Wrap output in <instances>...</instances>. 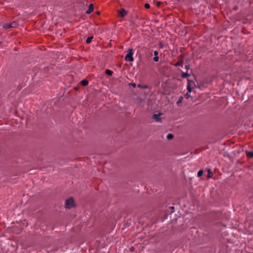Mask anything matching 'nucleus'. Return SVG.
Returning a JSON list of instances; mask_svg holds the SVG:
<instances>
[{"label":"nucleus","instance_id":"nucleus-1","mask_svg":"<svg viewBox=\"0 0 253 253\" xmlns=\"http://www.w3.org/2000/svg\"><path fill=\"white\" fill-rule=\"evenodd\" d=\"M133 50L132 48H129L127 53L125 56V60L127 61L132 62L134 60L133 57Z\"/></svg>","mask_w":253,"mask_h":253},{"label":"nucleus","instance_id":"nucleus-2","mask_svg":"<svg viewBox=\"0 0 253 253\" xmlns=\"http://www.w3.org/2000/svg\"><path fill=\"white\" fill-rule=\"evenodd\" d=\"M74 206V201L72 198L67 199L65 201V207L67 209H71Z\"/></svg>","mask_w":253,"mask_h":253},{"label":"nucleus","instance_id":"nucleus-3","mask_svg":"<svg viewBox=\"0 0 253 253\" xmlns=\"http://www.w3.org/2000/svg\"><path fill=\"white\" fill-rule=\"evenodd\" d=\"M162 114H154L152 116V118L154 119L156 122H161V118H160V116Z\"/></svg>","mask_w":253,"mask_h":253},{"label":"nucleus","instance_id":"nucleus-4","mask_svg":"<svg viewBox=\"0 0 253 253\" xmlns=\"http://www.w3.org/2000/svg\"><path fill=\"white\" fill-rule=\"evenodd\" d=\"M118 12L119 16L121 17H125L127 14V12L124 9H121L118 11Z\"/></svg>","mask_w":253,"mask_h":253},{"label":"nucleus","instance_id":"nucleus-5","mask_svg":"<svg viewBox=\"0 0 253 253\" xmlns=\"http://www.w3.org/2000/svg\"><path fill=\"white\" fill-rule=\"evenodd\" d=\"M154 57L153 58V60L155 62H158L159 60V58L158 57V52L156 50L154 51Z\"/></svg>","mask_w":253,"mask_h":253},{"label":"nucleus","instance_id":"nucleus-6","mask_svg":"<svg viewBox=\"0 0 253 253\" xmlns=\"http://www.w3.org/2000/svg\"><path fill=\"white\" fill-rule=\"evenodd\" d=\"M93 10V4H90L89 5L88 9L86 11V14H90Z\"/></svg>","mask_w":253,"mask_h":253},{"label":"nucleus","instance_id":"nucleus-7","mask_svg":"<svg viewBox=\"0 0 253 253\" xmlns=\"http://www.w3.org/2000/svg\"><path fill=\"white\" fill-rule=\"evenodd\" d=\"M192 81H191L192 82ZM191 81H190L189 80H188V83H187V90H188V91L187 92H192V87L191 86Z\"/></svg>","mask_w":253,"mask_h":253},{"label":"nucleus","instance_id":"nucleus-8","mask_svg":"<svg viewBox=\"0 0 253 253\" xmlns=\"http://www.w3.org/2000/svg\"><path fill=\"white\" fill-rule=\"evenodd\" d=\"M183 100V97L182 96H180L179 97L178 101L176 102V104L178 106H180L181 103L182 102Z\"/></svg>","mask_w":253,"mask_h":253},{"label":"nucleus","instance_id":"nucleus-9","mask_svg":"<svg viewBox=\"0 0 253 253\" xmlns=\"http://www.w3.org/2000/svg\"><path fill=\"white\" fill-rule=\"evenodd\" d=\"M81 84L83 86H86L88 84V82L86 80H83L81 81Z\"/></svg>","mask_w":253,"mask_h":253},{"label":"nucleus","instance_id":"nucleus-10","mask_svg":"<svg viewBox=\"0 0 253 253\" xmlns=\"http://www.w3.org/2000/svg\"><path fill=\"white\" fill-rule=\"evenodd\" d=\"M4 29H9L11 28V23H5L3 26Z\"/></svg>","mask_w":253,"mask_h":253},{"label":"nucleus","instance_id":"nucleus-11","mask_svg":"<svg viewBox=\"0 0 253 253\" xmlns=\"http://www.w3.org/2000/svg\"><path fill=\"white\" fill-rule=\"evenodd\" d=\"M93 39V36H91V37H89L87 38L86 40V42L88 44V43H90L91 41H92V40Z\"/></svg>","mask_w":253,"mask_h":253},{"label":"nucleus","instance_id":"nucleus-12","mask_svg":"<svg viewBox=\"0 0 253 253\" xmlns=\"http://www.w3.org/2000/svg\"><path fill=\"white\" fill-rule=\"evenodd\" d=\"M181 76L183 78H186L190 76V74L188 73L182 72Z\"/></svg>","mask_w":253,"mask_h":253},{"label":"nucleus","instance_id":"nucleus-13","mask_svg":"<svg viewBox=\"0 0 253 253\" xmlns=\"http://www.w3.org/2000/svg\"><path fill=\"white\" fill-rule=\"evenodd\" d=\"M208 178H211L212 177V175H213V173H212V172L211 171V170L210 169H209L208 171Z\"/></svg>","mask_w":253,"mask_h":253},{"label":"nucleus","instance_id":"nucleus-14","mask_svg":"<svg viewBox=\"0 0 253 253\" xmlns=\"http://www.w3.org/2000/svg\"><path fill=\"white\" fill-rule=\"evenodd\" d=\"M105 73L108 75L111 76L113 74V72L110 70L107 69L105 71Z\"/></svg>","mask_w":253,"mask_h":253},{"label":"nucleus","instance_id":"nucleus-15","mask_svg":"<svg viewBox=\"0 0 253 253\" xmlns=\"http://www.w3.org/2000/svg\"><path fill=\"white\" fill-rule=\"evenodd\" d=\"M137 86L141 88L146 89L148 88V86L146 85H141L140 84H138Z\"/></svg>","mask_w":253,"mask_h":253},{"label":"nucleus","instance_id":"nucleus-16","mask_svg":"<svg viewBox=\"0 0 253 253\" xmlns=\"http://www.w3.org/2000/svg\"><path fill=\"white\" fill-rule=\"evenodd\" d=\"M11 28H16L18 24L16 22H13L11 23Z\"/></svg>","mask_w":253,"mask_h":253},{"label":"nucleus","instance_id":"nucleus-17","mask_svg":"<svg viewBox=\"0 0 253 253\" xmlns=\"http://www.w3.org/2000/svg\"><path fill=\"white\" fill-rule=\"evenodd\" d=\"M173 135L171 133H169L167 135V138L168 140L171 139L173 138Z\"/></svg>","mask_w":253,"mask_h":253},{"label":"nucleus","instance_id":"nucleus-18","mask_svg":"<svg viewBox=\"0 0 253 253\" xmlns=\"http://www.w3.org/2000/svg\"><path fill=\"white\" fill-rule=\"evenodd\" d=\"M203 174V171L202 170H200L198 171L197 173L198 177H200Z\"/></svg>","mask_w":253,"mask_h":253},{"label":"nucleus","instance_id":"nucleus-19","mask_svg":"<svg viewBox=\"0 0 253 253\" xmlns=\"http://www.w3.org/2000/svg\"><path fill=\"white\" fill-rule=\"evenodd\" d=\"M190 93L191 92H187L185 95V97L187 99L191 97Z\"/></svg>","mask_w":253,"mask_h":253},{"label":"nucleus","instance_id":"nucleus-20","mask_svg":"<svg viewBox=\"0 0 253 253\" xmlns=\"http://www.w3.org/2000/svg\"><path fill=\"white\" fill-rule=\"evenodd\" d=\"M247 155H248L249 157H250L253 158V151H250V152H249L247 153Z\"/></svg>","mask_w":253,"mask_h":253},{"label":"nucleus","instance_id":"nucleus-21","mask_svg":"<svg viewBox=\"0 0 253 253\" xmlns=\"http://www.w3.org/2000/svg\"><path fill=\"white\" fill-rule=\"evenodd\" d=\"M144 7H145V8L148 9V8H150V4L149 3H145V5H144Z\"/></svg>","mask_w":253,"mask_h":253},{"label":"nucleus","instance_id":"nucleus-22","mask_svg":"<svg viewBox=\"0 0 253 253\" xmlns=\"http://www.w3.org/2000/svg\"><path fill=\"white\" fill-rule=\"evenodd\" d=\"M161 4V2H159V1H157V2L156 5H157V6H160Z\"/></svg>","mask_w":253,"mask_h":253},{"label":"nucleus","instance_id":"nucleus-23","mask_svg":"<svg viewBox=\"0 0 253 253\" xmlns=\"http://www.w3.org/2000/svg\"><path fill=\"white\" fill-rule=\"evenodd\" d=\"M185 68H186L187 70L189 69H190V66H189V65H186V66H185Z\"/></svg>","mask_w":253,"mask_h":253},{"label":"nucleus","instance_id":"nucleus-24","mask_svg":"<svg viewBox=\"0 0 253 253\" xmlns=\"http://www.w3.org/2000/svg\"><path fill=\"white\" fill-rule=\"evenodd\" d=\"M130 85H131V86H132L133 87H135V86H136V84H135V83H131V84H130Z\"/></svg>","mask_w":253,"mask_h":253},{"label":"nucleus","instance_id":"nucleus-25","mask_svg":"<svg viewBox=\"0 0 253 253\" xmlns=\"http://www.w3.org/2000/svg\"><path fill=\"white\" fill-rule=\"evenodd\" d=\"M170 208L171 209H174L173 207H170Z\"/></svg>","mask_w":253,"mask_h":253}]
</instances>
